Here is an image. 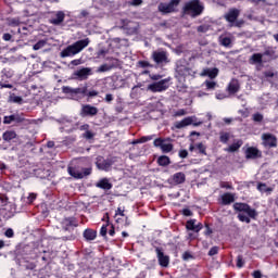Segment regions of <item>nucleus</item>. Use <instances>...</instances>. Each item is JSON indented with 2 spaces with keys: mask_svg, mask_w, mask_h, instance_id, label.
Returning a JSON list of instances; mask_svg holds the SVG:
<instances>
[{
  "mask_svg": "<svg viewBox=\"0 0 278 278\" xmlns=\"http://www.w3.org/2000/svg\"><path fill=\"white\" fill-rule=\"evenodd\" d=\"M247 160H257V157H262V151H260L255 147H250L245 150Z\"/></svg>",
  "mask_w": 278,
  "mask_h": 278,
  "instance_id": "nucleus-18",
  "label": "nucleus"
},
{
  "mask_svg": "<svg viewBox=\"0 0 278 278\" xmlns=\"http://www.w3.org/2000/svg\"><path fill=\"white\" fill-rule=\"evenodd\" d=\"M243 142L242 140H237L236 142H233L232 144H230L226 151H228V153H236V151L240 150V147H242Z\"/></svg>",
  "mask_w": 278,
  "mask_h": 278,
  "instance_id": "nucleus-26",
  "label": "nucleus"
},
{
  "mask_svg": "<svg viewBox=\"0 0 278 278\" xmlns=\"http://www.w3.org/2000/svg\"><path fill=\"white\" fill-rule=\"evenodd\" d=\"M236 201V195L231 192H226L222 194L219 204L220 205H231Z\"/></svg>",
  "mask_w": 278,
  "mask_h": 278,
  "instance_id": "nucleus-19",
  "label": "nucleus"
},
{
  "mask_svg": "<svg viewBox=\"0 0 278 278\" xmlns=\"http://www.w3.org/2000/svg\"><path fill=\"white\" fill-rule=\"evenodd\" d=\"M195 148L198 149V151H199V153H201V155H207V152H206V147H205V144H203V143H198L197 146H195Z\"/></svg>",
  "mask_w": 278,
  "mask_h": 278,
  "instance_id": "nucleus-40",
  "label": "nucleus"
},
{
  "mask_svg": "<svg viewBox=\"0 0 278 278\" xmlns=\"http://www.w3.org/2000/svg\"><path fill=\"white\" fill-rule=\"evenodd\" d=\"M164 142H170V138L164 139V138H156L153 141L154 147H157L160 149H162Z\"/></svg>",
  "mask_w": 278,
  "mask_h": 278,
  "instance_id": "nucleus-35",
  "label": "nucleus"
},
{
  "mask_svg": "<svg viewBox=\"0 0 278 278\" xmlns=\"http://www.w3.org/2000/svg\"><path fill=\"white\" fill-rule=\"evenodd\" d=\"M109 66H111V71L112 68H118L121 66V60L112 58Z\"/></svg>",
  "mask_w": 278,
  "mask_h": 278,
  "instance_id": "nucleus-41",
  "label": "nucleus"
},
{
  "mask_svg": "<svg viewBox=\"0 0 278 278\" xmlns=\"http://www.w3.org/2000/svg\"><path fill=\"white\" fill-rule=\"evenodd\" d=\"M214 233V230L210 227V224H205V230L204 236H212Z\"/></svg>",
  "mask_w": 278,
  "mask_h": 278,
  "instance_id": "nucleus-58",
  "label": "nucleus"
},
{
  "mask_svg": "<svg viewBox=\"0 0 278 278\" xmlns=\"http://www.w3.org/2000/svg\"><path fill=\"white\" fill-rule=\"evenodd\" d=\"M83 237L87 242H92V240H97V230L92 228H87L84 230Z\"/></svg>",
  "mask_w": 278,
  "mask_h": 278,
  "instance_id": "nucleus-21",
  "label": "nucleus"
},
{
  "mask_svg": "<svg viewBox=\"0 0 278 278\" xmlns=\"http://www.w3.org/2000/svg\"><path fill=\"white\" fill-rule=\"evenodd\" d=\"M178 155L181 160H186V157H188V150H180Z\"/></svg>",
  "mask_w": 278,
  "mask_h": 278,
  "instance_id": "nucleus-62",
  "label": "nucleus"
},
{
  "mask_svg": "<svg viewBox=\"0 0 278 278\" xmlns=\"http://www.w3.org/2000/svg\"><path fill=\"white\" fill-rule=\"evenodd\" d=\"M179 3H181V0H170L169 3L161 2L159 4V12H162V14H172Z\"/></svg>",
  "mask_w": 278,
  "mask_h": 278,
  "instance_id": "nucleus-9",
  "label": "nucleus"
},
{
  "mask_svg": "<svg viewBox=\"0 0 278 278\" xmlns=\"http://www.w3.org/2000/svg\"><path fill=\"white\" fill-rule=\"evenodd\" d=\"M156 162L159 166H168L170 164V157H168L167 155H161L159 156Z\"/></svg>",
  "mask_w": 278,
  "mask_h": 278,
  "instance_id": "nucleus-29",
  "label": "nucleus"
},
{
  "mask_svg": "<svg viewBox=\"0 0 278 278\" xmlns=\"http://www.w3.org/2000/svg\"><path fill=\"white\" fill-rule=\"evenodd\" d=\"M220 45H222V47H231V38L230 37H222Z\"/></svg>",
  "mask_w": 278,
  "mask_h": 278,
  "instance_id": "nucleus-38",
  "label": "nucleus"
},
{
  "mask_svg": "<svg viewBox=\"0 0 278 278\" xmlns=\"http://www.w3.org/2000/svg\"><path fill=\"white\" fill-rule=\"evenodd\" d=\"M233 210L236 212H244L250 218H257V211H255V208H252L251 205H249L248 203L236 202L233 204Z\"/></svg>",
  "mask_w": 278,
  "mask_h": 278,
  "instance_id": "nucleus-6",
  "label": "nucleus"
},
{
  "mask_svg": "<svg viewBox=\"0 0 278 278\" xmlns=\"http://www.w3.org/2000/svg\"><path fill=\"white\" fill-rule=\"evenodd\" d=\"M170 184L175 186H179L181 184H186V174L184 172H178L172 176Z\"/></svg>",
  "mask_w": 278,
  "mask_h": 278,
  "instance_id": "nucleus-20",
  "label": "nucleus"
},
{
  "mask_svg": "<svg viewBox=\"0 0 278 278\" xmlns=\"http://www.w3.org/2000/svg\"><path fill=\"white\" fill-rule=\"evenodd\" d=\"M16 34H21L22 36H27L29 34V30L27 29L26 26H20L16 28Z\"/></svg>",
  "mask_w": 278,
  "mask_h": 278,
  "instance_id": "nucleus-45",
  "label": "nucleus"
},
{
  "mask_svg": "<svg viewBox=\"0 0 278 278\" xmlns=\"http://www.w3.org/2000/svg\"><path fill=\"white\" fill-rule=\"evenodd\" d=\"M46 46H47V39H41L33 46V49L34 51H40V49H42Z\"/></svg>",
  "mask_w": 278,
  "mask_h": 278,
  "instance_id": "nucleus-34",
  "label": "nucleus"
},
{
  "mask_svg": "<svg viewBox=\"0 0 278 278\" xmlns=\"http://www.w3.org/2000/svg\"><path fill=\"white\" fill-rule=\"evenodd\" d=\"M83 138H86V140H92V138H94V134L90 130H86L83 134Z\"/></svg>",
  "mask_w": 278,
  "mask_h": 278,
  "instance_id": "nucleus-50",
  "label": "nucleus"
},
{
  "mask_svg": "<svg viewBox=\"0 0 278 278\" xmlns=\"http://www.w3.org/2000/svg\"><path fill=\"white\" fill-rule=\"evenodd\" d=\"M204 75H207L210 79H216V77H218V68L214 67L212 70H204Z\"/></svg>",
  "mask_w": 278,
  "mask_h": 278,
  "instance_id": "nucleus-30",
  "label": "nucleus"
},
{
  "mask_svg": "<svg viewBox=\"0 0 278 278\" xmlns=\"http://www.w3.org/2000/svg\"><path fill=\"white\" fill-rule=\"evenodd\" d=\"M10 100L13 102V103H23V98L21 96H11L10 97Z\"/></svg>",
  "mask_w": 278,
  "mask_h": 278,
  "instance_id": "nucleus-53",
  "label": "nucleus"
},
{
  "mask_svg": "<svg viewBox=\"0 0 278 278\" xmlns=\"http://www.w3.org/2000/svg\"><path fill=\"white\" fill-rule=\"evenodd\" d=\"M240 16V10L232 8L229 9L228 12L224 15L225 21L230 23V27H242L244 25V21H238Z\"/></svg>",
  "mask_w": 278,
  "mask_h": 278,
  "instance_id": "nucleus-5",
  "label": "nucleus"
},
{
  "mask_svg": "<svg viewBox=\"0 0 278 278\" xmlns=\"http://www.w3.org/2000/svg\"><path fill=\"white\" fill-rule=\"evenodd\" d=\"M197 224V219H189L186 224V229L188 231H194V225Z\"/></svg>",
  "mask_w": 278,
  "mask_h": 278,
  "instance_id": "nucleus-37",
  "label": "nucleus"
},
{
  "mask_svg": "<svg viewBox=\"0 0 278 278\" xmlns=\"http://www.w3.org/2000/svg\"><path fill=\"white\" fill-rule=\"evenodd\" d=\"M194 71L190 67V63L186 59L179 60L176 63V79L186 81L187 77H194Z\"/></svg>",
  "mask_w": 278,
  "mask_h": 278,
  "instance_id": "nucleus-4",
  "label": "nucleus"
},
{
  "mask_svg": "<svg viewBox=\"0 0 278 278\" xmlns=\"http://www.w3.org/2000/svg\"><path fill=\"white\" fill-rule=\"evenodd\" d=\"M85 97H89V98L99 97V91H97V90L88 91V89H87Z\"/></svg>",
  "mask_w": 278,
  "mask_h": 278,
  "instance_id": "nucleus-57",
  "label": "nucleus"
},
{
  "mask_svg": "<svg viewBox=\"0 0 278 278\" xmlns=\"http://www.w3.org/2000/svg\"><path fill=\"white\" fill-rule=\"evenodd\" d=\"M151 60H153V62L155 64H168V62H170V60H168V52L164 51V50H155L152 52L151 55Z\"/></svg>",
  "mask_w": 278,
  "mask_h": 278,
  "instance_id": "nucleus-8",
  "label": "nucleus"
},
{
  "mask_svg": "<svg viewBox=\"0 0 278 278\" xmlns=\"http://www.w3.org/2000/svg\"><path fill=\"white\" fill-rule=\"evenodd\" d=\"M62 92H63L64 94H74V89L71 88V87H68V86H63V87H62Z\"/></svg>",
  "mask_w": 278,
  "mask_h": 278,
  "instance_id": "nucleus-52",
  "label": "nucleus"
},
{
  "mask_svg": "<svg viewBox=\"0 0 278 278\" xmlns=\"http://www.w3.org/2000/svg\"><path fill=\"white\" fill-rule=\"evenodd\" d=\"M150 140H153V136H143L139 139L134 140L132 144H144V142H149Z\"/></svg>",
  "mask_w": 278,
  "mask_h": 278,
  "instance_id": "nucleus-31",
  "label": "nucleus"
},
{
  "mask_svg": "<svg viewBox=\"0 0 278 278\" xmlns=\"http://www.w3.org/2000/svg\"><path fill=\"white\" fill-rule=\"evenodd\" d=\"M88 45H90L89 38L75 41L61 51V58H73V55L81 53V51H84Z\"/></svg>",
  "mask_w": 278,
  "mask_h": 278,
  "instance_id": "nucleus-3",
  "label": "nucleus"
},
{
  "mask_svg": "<svg viewBox=\"0 0 278 278\" xmlns=\"http://www.w3.org/2000/svg\"><path fill=\"white\" fill-rule=\"evenodd\" d=\"M264 54L262 53H254L252 54V56L250 58V64H262Z\"/></svg>",
  "mask_w": 278,
  "mask_h": 278,
  "instance_id": "nucleus-27",
  "label": "nucleus"
},
{
  "mask_svg": "<svg viewBox=\"0 0 278 278\" xmlns=\"http://www.w3.org/2000/svg\"><path fill=\"white\" fill-rule=\"evenodd\" d=\"M214 255H218V247H216V245L211 248V250L208 251L210 257H214Z\"/></svg>",
  "mask_w": 278,
  "mask_h": 278,
  "instance_id": "nucleus-56",
  "label": "nucleus"
},
{
  "mask_svg": "<svg viewBox=\"0 0 278 278\" xmlns=\"http://www.w3.org/2000/svg\"><path fill=\"white\" fill-rule=\"evenodd\" d=\"M111 224H104L102 225L101 229H100V236H102V238H105V236H108V227H110Z\"/></svg>",
  "mask_w": 278,
  "mask_h": 278,
  "instance_id": "nucleus-47",
  "label": "nucleus"
},
{
  "mask_svg": "<svg viewBox=\"0 0 278 278\" xmlns=\"http://www.w3.org/2000/svg\"><path fill=\"white\" fill-rule=\"evenodd\" d=\"M67 173L74 179H86V177H90V175H92V163L87 165L79 163L78 165L68 166Z\"/></svg>",
  "mask_w": 278,
  "mask_h": 278,
  "instance_id": "nucleus-1",
  "label": "nucleus"
},
{
  "mask_svg": "<svg viewBox=\"0 0 278 278\" xmlns=\"http://www.w3.org/2000/svg\"><path fill=\"white\" fill-rule=\"evenodd\" d=\"M263 144L269 149H275L277 147V137L273 134H263Z\"/></svg>",
  "mask_w": 278,
  "mask_h": 278,
  "instance_id": "nucleus-16",
  "label": "nucleus"
},
{
  "mask_svg": "<svg viewBox=\"0 0 278 278\" xmlns=\"http://www.w3.org/2000/svg\"><path fill=\"white\" fill-rule=\"evenodd\" d=\"M229 138H230L229 132L219 134V142H223V144H227L229 142Z\"/></svg>",
  "mask_w": 278,
  "mask_h": 278,
  "instance_id": "nucleus-36",
  "label": "nucleus"
},
{
  "mask_svg": "<svg viewBox=\"0 0 278 278\" xmlns=\"http://www.w3.org/2000/svg\"><path fill=\"white\" fill-rule=\"evenodd\" d=\"M62 229L63 231H71V228L73 227H79V223L77 222V217H64L62 223Z\"/></svg>",
  "mask_w": 278,
  "mask_h": 278,
  "instance_id": "nucleus-14",
  "label": "nucleus"
},
{
  "mask_svg": "<svg viewBox=\"0 0 278 278\" xmlns=\"http://www.w3.org/2000/svg\"><path fill=\"white\" fill-rule=\"evenodd\" d=\"M64 18H66L64 11H59L55 16L50 20V23L51 25H62V23H64Z\"/></svg>",
  "mask_w": 278,
  "mask_h": 278,
  "instance_id": "nucleus-22",
  "label": "nucleus"
},
{
  "mask_svg": "<svg viewBox=\"0 0 278 278\" xmlns=\"http://www.w3.org/2000/svg\"><path fill=\"white\" fill-rule=\"evenodd\" d=\"M174 146L170 142L163 141V146L161 148L163 153H170L173 151Z\"/></svg>",
  "mask_w": 278,
  "mask_h": 278,
  "instance_id": "nucleus-32",
  "label": "nucleus"
},
{
  "mask_svg": "<svg viewBox=\"0 0 278 278\" xmlns=\"http://www.w3.org/2000/svg\"><path fill=\"white\" fill-rule=\"evenodd\" d=\"M99 114V109L90 104H84L80 110V116H97Z\"/></svg>",
  "mask_w": 278,
  "mask_h": 278,
  "instance_id": "nucleus-17",
  "label": "nucleus"
},
{
  "mask_svg": "<svg viewBox=\"0 0 278 278\" xmlns=\"http://www.w3.org/2000/svg\"><path fill=\"white\" fill-rule=\"evenodd\" d=\"M182 260H184L185 262H188V260H194V256H193L190 252L186 251V252H184V254H182Z\"/></svg>",
  "mask_w": 278,
  "mask_h": 278,
  "instance_id": "nucleus-54",
  "label": "nucleus"
},
{
  "mask_svg": "<svg viewBox=\"0 0 278 278\" xmlns=\"http://www.w3.org/2000/svg\"><path fill=\"white\" fill-rule=\"evenodd\" d=\"M90 75H92V68L81 67L80 70L74 72L73 77L74 79H78V81H86Z\"/></svg>",
  "mask_w": 278,
  "mask_h": 278,
  "instance_id": "nucleus-13",
  "label": "nucleus"
},
{
  "mask_svg": "<svg viewBox=\"0 0 278 278\" xmlns=\"http://www.w3.org/2000/svg\"><path fill=\"white\" fill-rule=\"evenodd\" d=\"M108 71H112V66L110 64H102L99 66L97 73H108Z\"/></svg>",
  "mask_w": 278,
  "mask_h": 278,
  "instance_id": "nucleus-39",
  "label": "nucleus"
},
{
  "mask_svg": "<svg viewBox=\"0 0 278 278\" xmlns=\"http://www.w3.org/2000/svg\"><path fill=\"white\" fill-rule=\"evenodd\" d=\"M256 188L258 192H273V189L264 182H258Z\"/></svg>",
  "mask_w": 278,
  "mask_h": 278,
  "instance_id": "nucleus-33",
  "label": "nucleus"
},
{
  "mask_svg": "<svg viewBox=\"0 0 278 278\" xmlns=\"http://www.w3.org/2000/svg\"><path fill=\"white\" fill-rule=\"evenodd\" d=\"M5 238H12L14 236V230L12 228H8L4 232Z\"/></svg>",
  "mask_w": 278,
  "mask_h": 278,
  "instance_id": "nucleus-61",
  "label": "nucleus"
},
{
  "mask_svg": "<svg viewBox=\"0 0 278 278\" xmlns=\"http://www.w3.org/2000/svg\"><path fill=\"white\" fill-rule=\"evenodd\" d=\"M252 277L253 278H262V271L261 270H254L253 273H252Z\"/></svg>",
  "mask_w": 278,
  "mask_h": 278,
  "instance_id": "nucleus-64",
  "label": "nucleus"
},
{
  "mask_svg": "<svg viewBox=\"0 0 278 278\" xmlns=\"http://www.w3.org/2000/svg\"><path fill=\"white\" fill-rule=\"evenodd\" d=\"M121 29H124L128 36H134V34H138V24L134 21L122 20L121 21Z\"/></svg>",
  "mask_w": 278,
  "mask_h": 278,
  "instance_id": "nucleus-10",
  "label": "nucleus"
},
{
  "mask_svg": "<svg viewBox=\"0 0 278 278\" xmlns=\"http://www.w3.org/2000/svg\"><path fill=\"white\" fill-rule=\"evenodd\" d=\"M12 123H16L17 125H20L21 123H25V117H23V115L18 113H15L12 115H5L3 117L4 125H12Z\"/></svg>",
  "mask_w": 278,
  "mask_h": 278,
  "instance_id": "nucleus-15",
  "label": "nucleus"
},
{
  "mask_svg": "<svg viewBox=\"0 0 278 278\" xmlns=\"http://www.w3.org/2000/svg\"><path fill=\"white\" fill-rule=\"evenodd\" d=\"M252 121H254V123H262V121H264V115H262V113H254L252 115Z\"/></svg>",
  "mask_w": 278,
  "mask_h": 278,
  "instance_id": "nucleus-43",
  "label": "nucleus"
},
{
  "mask_svg": "<svg viewBox=\"0 0 278 278\" xmlns=\"http://www.w3.org/2000/svg\"><path fill=\"white\" fill-rule=\"evenodd\" d=\"M2 39L4 42H14V36L10 33H4Z\"/></svg>",
  "mask_w": 278,
  "mask_h": 278,
  "instance_id": "nucleus-44",
  "label": "nucleus"
},
{
  "mask_svg": "<svg viewBox=\"0 0 278 278\" xmlns=\"http://www.w3.org/2000/svg\"><path fill=\"white\" fill-rule=\"evenodd\" d=\"M148 90H150V92H164V90H168V79L150 84Z\"/></svg>",
  "mask_w": 278,
  "mask_h": 278,
  "instance_id": "nucleus-11",
  "label": "nucleus"
},
{
  "mask_svg": "<svg viewBox=\"0 0 278 278\" xmlns=\"http://www.w3.org/2000/svg\"><path fill=\"white\" fill-rule=\"evenodd\" d=\"M17 137L18 135L15 130H7L2 134V140H4V142H12V140H15Z\"/></svg>",
  "mask_w": 278,
  "mask_h": 278,
  "instance_id": "nucleus-24",
  "label": "nucleus"
},
{
  "mask_svg": "<svg viewBox=\"0 0 278 278\" xmlns=\"http://www.w3.org/2000/svg\"><path fill=\"white\" fill-rule=\"evenodd\" d=\"M229 94H236L240 90V84L238 81L230 83L227 88Z\"/></svg>",
  "mask_w": 278,
  "mask_h": 278,
  "instance_id": "nucleus-28",
  "label": "nucleus"
},
{
  "mask_svg": "<svg viewBox=\"0 0 278 278\" xmlns=\"http://www.w3.org/2000/svg\"><path fill=\"white\" fill-rule=\"evenodd\" d=\"M155 253L160 266H162V268H168V265L170 264V257L164 254V249L155 247Z\"/></svg>",
  "mask_w": 278,
  "mask_h": 278,
  "instance_id": "nucleus-12",
  "label": "nucleus"
},
{
  "mask_svg": "<svg viewBox=\"0 0 278 278\" xmlns=\"http://www.w3.org/2000/svg\"><path fill=\"white\" fill-rule=\"evenodd\" d=\"M0 202L3 205H8V195H5V193H0Z\"/></svg>",
  "mask_w": 278,
  "mask_h": 278,
  "instance_id": "nucleus-60",
  "label": "nucleus"
},
{
  "mask_svg": "<svg viewBox=\"0 0 278 278\" xmlns=\"http://www.w3.org/2000/svg\"><path fill=\"white\" fill-rule=\"evenodd\" d=\"M263 55H267L269 58H273V55H275V50H273L271 48H268L264 51Z\"/></svg>",
  "mask_w": 278,
  "mask_h": 278,
  "instance_id": "nucleus-59",
  "label": "nucleus"
},
{
  "mask_svg": "<svg viewBox=\"0 0 278 278\" xmlns=\"http://www.w3.org/2000/svg\"><path fill=\"white\" fill-rule=\"evenodd\" d=\"M138 66H140V68H151V67H153V65H151V63H149V61H139Z\"/></svg>",
  "mask_w": 278,
  "mask_h": 278,
  "instance_id": "nucleus-48",
  "label": "nucleus"
},
{
  "mask_svg": "<svg viewBox=\"0 0 278 278\" xmlns=\"http://www.w3.org/2000/svg\"><path fill=\"white\" fill-rule=\"evenodd\" d=\"M97 188L101 190H112V184L108 178H102L96 184Z\"/></svg>",
  "mask_w": 278,
  "mask_h": 278,
  "instance_id": "nucleus-23",
  "label": "nucleus"
},
{
  "mask_svg": "<svg viewBox=\"0 0 278 278\" xmlns=\"http://www.w3.org/2000/svg\"><path fill=\"white\" fill-rule=\"evenodd\" d=\"M244 267V258L242 255L237 256V268H243Z\"/></svg>",
  "mask_w": 278,
  "mask_h": 278,
  "instance_id": "nucleus-49",
  "label": "nucleus"
},
{
  "mask_svg": "<svg viewBox=\"0 0 278 278\" xmlns=\"http://www.w3.org/2000/svg\"><path fill=\"white\" fill-rule=\"evenodd\" d=\"M10 25H13L17 29V27H20L18 25H21V21L16 20V18H12L10 21Z\"/></svg>",
  "mask_w": 278,
  "mask_h": 278,
  "instance_id": "nucleus-63",
  "label": "nucleus"
},
{
  "mask_svg": "<svg viewBox=\"0 0 278 278\" xmlns=\"http://www.w3.org/2000/svg\"><path fill=\"white\" fill-rule=\"evenodd\" d=\"M96 166L98 170L109 173V170H112V166H114V159H105L99 155L96 157Z\"/></svg>",
  "mask_w": 278,
  "mask_h": 278,
  "instance_id": "nucleus-7",
  "label": "nucleus"
},
{
  "mask_svg": "<svg viewBox=\"0 0 278 278\" xmlns=\"http://www.w3.org/2000/svg\"><path fill=\"white\" fill-rule=\"evenodd\" d=\"M189 125H192V117H185L182 121L176 122L175 127L176 129H184V127Z\"/></svg>",
  "mask_w": 278,
  "mask_h": 278,
  "instance_id": "nucleus-25",
  "label": "nucleus"
},
{
  "mask_svg": "<svg viewBox=\"0 0 278 278\" xmlns=\"http://www.w3.org/2000/svg\"><path fill=\"white\" fill-rule=\"evenodd\" d=\"M219 188H225L226 190H233V185L229 181H220Z\"/></svg>",
  "mask_w": 278,
  "mask_h": 278,
  "instance_id": "nucleus-42",
  "label": "nucleus"
},
{
  "mask_svg": "<svg viewBox=\"0 0 278 278\" xmlns=\"http://www.w3.org/2000/svg\"><path fill=\"white\" fill-rule=\"evenodd\" d=\"M205 10V7L201 2V0H189L182 7L184 16H191V18H197V16H201Z\"/></svg>",
  "mask_w": 278,
  "mask_h": 278,
  "instance_id": "nucleus-2",
  "label": "nucleus"
},
{
  "mask_svg": "<svg viewBox=\"0 0 278 278\" xmlns=\"http://www.w3.org/2000/svg\"><path fill=\"white\" fill-rule=\"evenodd\" d=\"M87 88L88 87L75 88L74 94H83V97H86Z\"/></svg>",
  "mask_w": 278,
  "mask_h": 278,
  "instance_id": "nucleus-46",
  "label": "nucleus"
},
{
  "mask_svg": "<svg viewBox=\"0 0 278 278\" xmlns=\"http://www.w3.org/2000/svg\"><path fill=\"white\" fill-rule=\"evenodd\" d=\"M238 218L241 223H247L249 225V223H251V218H249V216L243 215V214H239Z\"/></svg>",
  "mask_w": 278,
  "mask_h": 278,
  "instance_id": "nucleus-51",
  "label": "nucleus"
},
{
  "mask_svg": "<svg viewBox=\"0 0 278 278\" xmlns=\"http://www.w3.org/2000/svg\"><path fill=\"white\" fill-rule=\"evenodd\" d=\"M205 86H206L207 90H214L216 88V83L211 81V80H206Z\"/></svg>",
  "mask_w": 278,
  "mask_h": 278,
  "instance_id": "nucleus-55",
  "label": "nucleus"
}]
</instances>
